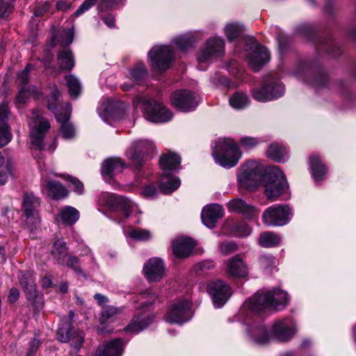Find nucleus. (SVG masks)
<instances>
[{
    "label": "nucleus",
    "instance_id": "nucleus-1",
    "mask_svg": "<svg viewBox=\"0 0 356 356\" xmlns=\"http://www.w3.org/2000/svg\"><path fill=\"white\" fill-rule=\"evenodd\" d=\"M289 301L286 291L275 289L273 291L256 293L249 300L250 309L258 313L268 308L280 310L284 308Z\"/></svg>",
    "mask_w": 356,
    "mask_h": 356
},
{
    "label": "nucleus",
    "instance_id": "nucleus-2",
    "mask_svg": "<svg viewBox=\"0 0 356 356\" xmlns=\"http://www.w3.org/2000/svg\"><path fill=\"white\" fill-rule=\"evenodd\" d=\"M212 156L216 163L225 168H231L241 159V152L232 138H219L213 147Z\"/></svg>",
    "mask_w": 356,
    "mask_h": 356
},
{
    "label": "nucleus",
    "instance_id": "nucleus-3",
    "mask_svg": "<svg viewBox=\"0 0 356 356\" xmlns=\"http://www.w3.org/2000/svg\"><path fill=\"white\" fill-rule=\"evenodd\" d=\"M263 182L264 193L271 201L277 200L289 188L283 172L277 166H271L266 170Z\"/></svg>",
    "mask_w": 356,
    "mask_h": 356
},
{
    "label": "nucleus",
    "instance_id": "nucleus-4",
    "mask_svg": "<svg viewBox=\"0 0 356 356\" xmlns=\"http://www.w3.org/2000/svg\"><path fill=\"white\" fill-rule=\"evenodd\" d=\"M134 103L136 106H140L144 113V117L147 120L155 123H163L172 118V112L161 102L154 99H147L144 97H137Z\"/></svg>",
    "mask_w": 356,
    "mask_h": 356
},
{
    "label": "nucleus",
    "instance_id": "nucleus-5",
    "mask_svg": "<svg viewBox=\"0 0 356 356\" xmlns=\"http://www.w3.org/2000/svg\"><path fill=\"white\" fill-rule=\"evenodd\" d=\"M60 96V92L57 88H55L50 95L48 97V108L54 113L57 121L60 124V131L65 138H71L75 134V129L71 122L69 121L71 115V106L69 104L66 107L60 111H56V102Z\"/></svg>",
    "mask_w": 356,
    "mask_h": 356
},
{
    "label": "nucleus",
    "instance_id": "nucleus-6",
    "mask_svg": "<svg viewBox=\"0 0 356 356\" xmlns=\"http://www.w3.org/2000/svg\"><path fill=\"white\" fill-rule=\"evenodd\" d=\"M264 168L256 161L246 162L240 168L237 179L238 185L244 188L252 191L257 188L261 178L264 177Z\"/></svg>",
    "mask_w": 356,
    "mask_h": 356
},
{
    "label": "nucleus",
    "instance_id": "nucleus-7",
    "mask_svg": "<svg viewBox=\"0 0 356 356\" xmlns=\"http://www.w3.org/2000/svg\"><path fill=\"white\" fill-rule=\"evenodd\" d=\"M245 49L247 51L248 64L255 72L259 71L270 59V54L268 49L259 44L253 38H249L246 40Z\"/></svg>",
    "mask_w": 356,
    "mask_h": 356
},
{
    "label": "nucleus",
    "instance_id": "nucleus-8",
    "mask_svg": "<svg viewBox=\"0 0 356 356\" xmlns=\"http://www.w3.org/2000/svg\"><path fill=\"white\" fill-rule=\"evenodd\" d=\"M29 127L31 129V141L33 147L37 150L43 149L44 148L43 143L44 132L50 128V124L47 120L42 118L40 110L35 109L32 111Z\"/></svg>",
    "mask_w": 356,
    "mask_h": 356
},
{
    "label": "nucleus",
    "instance_id": "nucleus-9",
    "mask_svg": "<svg viewBox=\"0 0 356 356\" xmlns=\"http://www.w3.org/2000/svg\"><path fill=\"white\" fill-rule=\"evenodd\" d=\"M18 279L26 299L35 308L42 307V296L36 290L35 277L32 271H20Z\"/></svg>",
    "mask_w": 356,
    "mask_h": 356
},
{
    "label": "nucleus",
    "instance_id": "nucleus-10",
    "mask_svg": "<svg viewBox=\"0 0 356 356\" xmlns=\"http://www.w3.org/2000/svg\"><path fill=\"white\" fill-rule=\"evenodd\" d=\"M291 210L286 205L275 204L267 208L262 215L263 222L270 227L283 226L289 221Z\"/></svg>",
    "mask_w": 356,
    "mask_h": 356
},
{
    "label": "nucleus",
    "instance_id": "nucleus-11",
    "mask_svg": "<svg viewBox=\"0 0 356 356\" xmlns=\"http://www.w3.org/2000/svg\"><path fill=\"white\" fill-rule=\"evenodd\" d=\"M284 92L282 83L277 79H272L261 88L253 90L252 97L258 102H266L282 97Z\"/></svg>",
    "mask_w": 356,
    "mask_h": 356
},
{
    "label": "nucleus",
    "instance_id": "nucleus-12",
    "mask_svg": "<svg viewBox=\"0 0 356 356\" xmlns=\"http://www.w3.org/2000/svg\"><path fill=\"white\" fill-rule=\"evenodd\" d=\"M148 57L154 68L165 71L169 68L174 54L169 46H155L149 51Z\"/></svg>",
    "mask_w": 356,
    "mask_h": 356
},
{
    "label": "nucleus",
    "instance_id": "nucleus-13",
    "mask_svg": "<svg viewBox=\"0 0 356 356\" xmlns=\"http://www.w3.org/2000/svg\"><path fill=\"white\" fill-rule=\"evenodd\" d=\"M224 40L220 37H211L207 40L204 48L201 49L197 56V62L199 65L209 62L213 58L222 56L224 54Z\"/></svg>",
    "mask_w": 356,
    "mask_h": 356
},
{
    "label": "nucleus",
    "instance_id": "nucleus-14",
    "mask_svg": "<svg viewBox=\"0 0 356 356\" xmlns=\"http://www.w3.org/2000/svg\"><path fill=\"white\" fill-rule=\"evenodd\" d=\"M170 101L172 104L179 110L189 112L197 107L200 97L193 92L181 90L172 94Z\"/></svg>",
    "mask_w": 356,
    "mask_h": 356
},
{
    "label": "nucleus",
    "instance_id": "nucleus-15",
    "mask_svg": "<svg viewBox=\"0 0 356 356\" xmlns=\"http://www.w3.org/2000/svg\"><path fill=\"white\" fill-rule=\"evenodd\" d=\"M207 292L217 308L222 307L232 296L230 286L220 280L209 283Z\"/></svg>",
    "mask_w": 356,
    "mask_h": 356
},
{
    "label": "nucleus",
    "instance_id": "nucleus-16",
    "mask_svg": "<svg viewBox=\"0 0 356 356\" xmlns=\"http://www.w3.org/2000/svg\"><path fill=\"white\" fill-rule=\"evenodd\" d=\"M192 317L191 302L181 300L172 305L165 316V321L170 323H184Z\"/></svg>",
    "mask_w": 356,
    "mask_h": 356
},
{
    "label": "nucleus",
    "instance_id": "nucleus-17",
    "mask_svg": "<svg viewBox=\"0 0 356 356\" xmlns=\"http://www.w3.org/2000/svg\"><path fill=\"white\" fill-rule=\"evenodd\" d=\"M296 332V325L291 317L276 321L272 328V335L281 341L290 340Z\"/></svg>",
    "mask_w": 356,
    "mask_h": 356
},
{
    "label": "nucleus",
    "instance_id": "nucleus-18",
    "mask_svg": "<svg viewBox=\"0 0 356 356\" xmlns=\"http://www.w3.org/2000/svg\"><path fill=\"white\" fill-rule=\"evenodd\" d=\"M40 200L33 194H25L23 199V210L26 217V223L31 231L36 228L40 222L38 216H35V211L40 207Z\"/></svg>",
    "mask_w": 356,
    "mask_h": 356
},
{
    "label": "nucleus",
    "instance_id": "nucleus-19",
    "mask_svg": "<svg viewBox=\"0 0 356 356\" xmlns=\"http://www.w3.org/2000/svg\"><path fill=\"white\" fill-rule=\"evenodd\" d=\"M59 341L63 343L71 341V344L76 349H79L84 340V334L82 331H74L70 323L59 326L57 331Z\"/></svg>",
    "mask_w": 356,
    "mask_h": 356
},
{
    "label": "nucleus",
    "instance_id": "nucleus-20",
    "mask_svg": "<svg viewBox=\"0 0 356 356\" xmlns=\"http://www.w3.org/2000/svg\"><path fill=\"white\" fill-rule=\"evenodd\" d=\"M152 143L147 140H138L133 143L127 152V157L132 161L133 163L140 167L144 163L143 154L152 149Z\"/></svg>",
    "mask_w": 356,
    "mask_h": 356
},
{
    "label": "nucleus",
    "instance_id": "nucleus-21",
    "mask_svg": "<svg viewBox=\"0 0 356 356\" xmlns=\"http://www.w3.org/2000/svg\"><path fill=\"white\" fill-rule=\"evenodd\" d=\"M143 271L145 277L149 282H158L165 275L163 262L159 258H151L145 264Z\"/></svg>",
    "mask_w": 356,
    "mask_h": 356
},
{
    "label": "nucleus",
    "instance_id": "nucleus-22",
    "mask_svg": "<svg viewBox=\"0 0 356 356\" xmlns=\"http://www.w3.org/2000/svg\"><path fill=\"white\" fill-rule=\"evenodd\" d=\"M227 207L230 212H236L241 214L246 218H252L259 214V211L252 204L246 203L241 198L230 200Z\"/></svg>",
    "mask_w": 356,
    "mask_h": 356
},
{
    "label": "nucleus",
    "instance_id": "nucleus-23",
    "mask_svg": "<svg viewBox=\"0 0 356 356\" xmlns=\"http://www.w3.org/2000/svg\"><path fill=\"white\" fill-rule=\"evenodd\" d=\"M223 216V209L218 204H212L204 207L202 211V221L209 228L216 226L218 220Z\"/></svg>",
    "mask_w": 356,
    "mask_h": 356
},
{
    "label": "nucleus",
    "instance_id": "nucleus-24",
    "mask_svg": "<svg viewBox=\"0 0 356 356\" xmlns=\"http://www.w3.org/2000/svg\"><path fill=\"white\" fill-rule=\"evenodd\" d=\"M225 273L234 277H244L248 269L239 255H235L226 261Z\"/></svg>",
    "mask_w": 356,
    "mask_h": 356
},
{
    "label": "nucleus",
    "instance_id": "nucleus-25",
    "mask_svg": "<svg viewBox=\"0 0 356 356\" xmlns=\"http://www.w3.org/2000/svg\"><path fill=\"white\" fill-rule=\"evenodd\" d=\"M154 318V316L150 314L135 315L125 327V331L130 334H138L152 324Z\"/></svg>",
    "mask_w": 356,
    "mask_h": 356
},
{
    "label": "nucleus",
    "instance_id": "nucleus-26",
    "mask_svg": "<svg viewBox=\"0 0 356 356\" xmlns=\"http://www.w3.org/2000/svg\"><path fill=\"white\" fill-rule=\"evenodd\" d=\"M127 341L118 338L107 342L104 347H99L95 356H121L124 352V346Z\"/></svg>",
    "mask_w": 356,
    "mask_h": 356
},
{
    "label": "nucleus",
    "instance_id": "nucleus-27",
    "mask_svg": "<svg viewBox=\"0 0 356 356\" xmlns=\"http://www.w3.org/2000/svg\"><path fill=\"white\" fill-rule=\"evenodd\" d=\"M195 246V241L191 238L181 237L172 243L174 254L178 258L188 257Z\"/></svg>",
    "mask_w": 356,
    "mask_h": 356
},
{
    "label": "nucleus",
    "instance_id": "nucleus-28",
    "mask_svg": "<svg viewBox=\"0 0 356 356\" xmlns=\"http://www.w3.org/2000/svg\"><path fill=\"white\" fill-rule=\"evenodd\" d=\"M8 115V105L3 102L0 105V147L7 145L12 138L10 128L6 122Z\"/></svg>",
    "mask_w": 356,
    "mask_h": 356
},
{
    "label": "nucleus",
    "instance_id": "nucleus-29",
    "mask_svg": "<svg viewBox=\"0 0 356 356\" xmlns=\"http://www.w3.org/2000/svg\"><path fill=\"white\" fill-rule=\"evenodd\" d=\"M181 163V157L173 152L163 154L159 159L160 168L163 170L161 177H168V173L178 168Z\"/></svg>",
    "mask_w": 356,
    "mask_h": 356
},
{
    "label": "nucleus",
    "instance_id": "nucleus-30",
    "mask_svg": "<svg viewBox=\"0 0 356 356\" xmlns=\"http://www.w3.org/2000/svg\"><path fill=\"white\" fill-rule=\"evenodd\" d=\"M108 202L113 209L122 211L125 218L130 216L131 213L136 207L134 202L128 198L115 195L110 196Z\"/></svg>",
    "mask_w": 356,
    "mask_h": 356
},
{
    "label": "nucleus",
    "instance_id": "nucleus-31",
    "mask_svg": "<svg viewBox=\"0 0 356 356\" xmlns=\"http://www.w3.org/2000/svg\"><path fill=\"white\" fill-rule=\"evenodd\" d=\"M124 164L119 158H109L102 165V174L104 177L111 178L122 172Z\"/></svg>",
    "mask_w": 356,
    "mask_h": 356
},
{
    "label": "nucleus",
    "instance_id": "nucleus-32",
    "mask_svg": "<svg viewBox=\"0 0 356 356\" xmlns=\"http://www.w3.org/2000/svg\"><path fill=\"white\" fill-rule=\"evenodd\" d=\"M43 187L47 190L48 195L54 200L63 199L67 195V190L59 181L49 180Z\"/></svg>",
    "mask_w": 356,
    "mask_h": 356
},
{
    "label": "nucleus",
    "instance_id": "nucleus-33",
    "mask_svg": "<svg viewBox=\"0 0 356 356\" xmlns=\"http://www.w3.org/2000/svg\"><path fill=\"white\" fill-rule=\"evenodd\" d=\"M311 173L316 181H320L324 178L327 173V168L323 164L317 155H312L309 158Z\"/></svg>",
    "mask_w": 356,
    "mask_h": 356
},
{
    "label": "nucleus",
    "instance_id": "nucleus-34",
    "mask_svg": "<svg viewBox=\"0 0 356 356\" xmlns=\"http://www.w3.org/2000/svg\"><path fill=\"white\" fill-rule=\"evenodd\" d=\"M59 67L63 70H71L74 66V59L72 53L69 49H63L57 55Z\"/></svg>",
    "mask_w": 356,
    "mask_h": 356
},
{
    "label": "nucleus",
    "instance_id": "nucleus-35",
    "mask_svg": "<svg viewBox=\"0 0 356 356\" xmlns=\"http://www.w3.org/2000/svg\"><path fill=\"white\" fill-rule=\"evenodd\" d=\"M197 42V40L193 33L179 35L173 39V42L183 52H186Z\"/></svg>",
    "mask_w": 356,
    "mask_h": 356
},
{
    "label": "nucleus",
    "instance_id": "nucleus-36",
    "mask_svg": "<svg viewBox=\"0 0 356 356\" xmlns=\"http://www.w3.org/2000/svg\"><path fill=\"white\" fill-rule=\"evenodd\" d=\"M268 157L277 162H284L287 159V151L286 148L277 143L272 144L267 150Z\"/></svg>",
    "mask_w": 356,
    "mask_h": 356
},
{
    "label": "nucleus",
    "instance_id": "nucleus-37",
    "mask_svg": "<svg viewBox=\"0 0 356 356\" xmlns=\"http://www.w3.org/2000/svg\"><path fill=\"white\" fill-rule=\"evenodd\" d=\"M51 253L58 264H63L68 254V248L66 246L65 242L62 240H57L53 244Z\"/></svg>",
    "mask_w": 356,
    "mask_h": 356
},
{
    "label": "nucleus",
    "instance_id": "nucleus-38",
    "mask_svg": "<svg viewBox=\"0 0 356 356\" xmlns=\"http://www.w3.org/2000/svg\"><path fill=\"white\" fill-rule=\"evenodd\" d=\"M13 163L11 159L5 158L0 152V186L4 185L8 177L12 175Z\"/></svg>",
    "mask_w": 356,
    "mask_h": 356
},
{
    "label": "nucleus",
    "instance_id": "nucleus-39",
    "mask_svg": "<svg viewBox=\"0 0 356 356\" xmlns=\"http://www.w3.org/2000/svg\"><path fill=\"white\" fill-rule=\"evenodd\" d=\"M60 217L63 223L66 225H73L79 218V212L72 207H65L60 212Z\"/></svg>",
    "mask_w": 356,
    "mask_h": 356
},
{
    "label": "nucleus",
    "instance_id": "nucleus-40",
    "mask_svg": "<svg viewBox=\"0 0 356 356\" xmlns=\"http://www.w3.org/2000/svg\"><path fill=\"white\" fill-rule=\"evenodd\" d=\"M252 340L257 344L263 345L270 340V335L264 325H259L250 330Z\"/></svg>",
    "mask_w": 356,
    "mask_h": 356
},
{
    "label": "nucleus",
    "instance_id": "nucleus-41",
    "mask_svg": "<svg viewBox=\"0 0 356 356\" xmlns=\"http://www.w3.org/2000/svg\"><path fill=\"white\" fill-rule=\"evenodd\" d=\"M281 241V238L270 232H265L260 234L259 243L264 248H272L277 245Z\"/></svg>",
    "mask_w": 356,
    "mask_h": 356
},
{
    "label": "nucleus",
    "instance_id": "nucleus-42",
    "mask_svg": "<svg viewBox=\"0 0 356 356\" xmlns=\"http://www.w3.org/2000/svg\"><path fill=\"white\" fill-rule=\"evenodd\" d=\"M229 102L230 106L235 109H243L250 103L248 96L245 93L239 92H235Z\"/></svg>",
    "mask_w": 356,
    "mask_h": 356
},
{
    "label": "nucleus",
    "instance_id": "nucleus-43",
    "mask_svg": "<svg viewBox=\"0 0 356 356\" xmlns=\"http://www.w3.org/2000/svg\"><path fill=\"white\" fill-rule=\"evenodd\" d=\"M243 31V26L238 23H228L225 27V33L230 41L240 37Z\"/></svg>",
    "mask_w": 356,
    "mask_h": 356
},
{
    "label": "nucleus",
    "instance_id": "nucleus-44",
    "mask_svg": "<svg viewBox=\"0 0 356 356\" xmlns=\"http://www.w3.org/2000/svg\"><path fill=\"white\" fill-rule=\"evenodd\" d=\"M65 79L70 96L74 98L77 97L81 91V83L79 79L74 75L67 76Z\"/></svg>",
    "mask_w": 356,
    "mask_h": 356
},
{
    "label": "nucleus",
    "instance_id": "nucleus-45",
    "mask_svg": "<svg viewBox=\"0 0 356 356\" xmlns=\"http://www.w3.org/2000/svg\"><path fill=\"white\" fill-rule=\"evenodd\" d=\"M180 186V180L178 177H169L166 181L163 180L160 185V190L165 194H169L177 190Z\"/></svg>",
    "mask_w": 356,
    "mask_h": 356
},
{
    "label": "nucleus",
    "instance_id": "nucleus-46",
    "mask_svg": "<svg viewBox=\"0 0 356 356\" xmlns=\"http://www.w3.org/2000/svg\"><path fill=\"white\" fill-rule=\"evenodd\" d=\"M130 74L134 80L140 83L147 76V72L143 63H137L131 70Z\"/></svg>",
    "mask_w": 356,
    "mask_h": 356
},
{
    "label": "nucleus",
    "instance_id": "nucleus-47",
    "mask_svg": "<svg viewBox=\"0 0 356 356\" xmlns=\"http://www.w3.org/2000/svg\"><path fill=\"white\" fill-rule=\"evenodd\" d=\"M321 44V49L323 51H325L328 54L331 55L333 57L337 56L339 52V47L338 44L330 40H324L323 41L320 42Z\"/></svg>",
    "mask_w": 356,
    "mask_h": 356
},
{
    "label": "nucleus",
    "instance_id": "nucleus-48",
    "mask_svg": "<svg viewBox=\"0 0 356 356\" xmlns=\"http://www.w3.org/2000/svg\"><path fill=\"white\" fill-rule=\"evenodd\" d=\"M31 95L38 97L35 86H31V88H26V86H19V90L17 96V100L19 103L24 104L27 101Z\"/></svg>",
    "mask_w": 356,
    "mask_h": 356
},
{
    "label": "nucleus",
    "instance_id": "nucleus-49",
    "mask_svg": "<svg viewBox=\"0 0 356 356\" xmlns=\"http://www.w3.org/2000/svg\"><path fill=\"white\" fill-rule=\"evenodd\" d=\"M129 236L138 241H147L150 238L151 233L145 229H133L128 232Z\"/></svg>",
    "mask_w": 356,
    "mask_h": 356
},
{
    "label": "nucleus",
    "instance_id": "nucleus-50",
    "mask_svg": "<svg viewBox=\"0 0 356 356\" xmlns=\"http://www.w3.org/2000/svg\"><path fill=\"white\" fill-rule=\"evenodd\" d=\"M80 261L78 257L75 256L70 255L67 260V266L73 269L74 272L79 276H82L86 278V274L85 272L80 268Z\"/></svg>",
    "mask_w": 356,
    "mask_h": 356
},
{
    "label": "nucleus",
    "instance_id": "nucleus-51",
    "mask_svg": "<svg viewBox=\"0 0 356 356\" xmlns=\"http://www.w3.org/2000/svg\"><path fill=\"white\" fill-rule=\"evenodd\" d=\"M327 76L325 72L320 71L314 75L312 79L309 81V83L315 88H321L326 85Z\"/></svg>",
    "mask_w": 356,
    "mask_h": 356
},
{
    "label": "nucleus",
    "instance_id": "nucleus-52",
    "mask_svg": "<svg viewBox=\"0 0 356 356\" xmlns=\"http://www.w3.org/2000/svg\"><path fill=\"white\" fill-rule=\"evenodd\" d=\"M119 309L117 307L109 306L102 310L101 323H104L107 321L113 320L118 314Z\"/></svg>",
    "mask_w": 356,
    "mask_h": 356
},
{
    "label": "nucleus",
    "instance_id": "nucleus-53",
    "mask_svg": "<svg viewBox=\"0 0 356 356\" xmlns=\"http://www.w3.org/2000/svg\"><path fill=\"white\" fill-rule=\"evenodd\" d=\"M32 64H28L26 67L17 75L19 86H26L29 79V72L33 69Z\"/></svg>",
    "mask_w": 356,
    "mask_h": 356
},
{
    "label": "nucleus",
    "instance_id": "nucleus-54",
    "mask_svg": "<svg viewBox=\"0 0 356 356\" xmlns=\"http://www.w3.org/2000/svg\"><path fill=\"white\" fill-rule=\"evenodd\" d=\"M215 266L213 260H204L195 265L194 269L197 273H207Z\"/></svg>",
    "mask_w": 356,
    "mask_h": 356
},
{
    "label": "nucleus",
    "instance_id": "nucleus-55",
    "mask_svg": "<svg viewBox=\"0 0 356 356\" xmlns=\"http://www.w3.org/2000/svg\"><path fill=\"white\" fill-rule=\"evenodd\" d=\"M219 248L220 252L224 255H227L232 254L236 251L237 245L235 243L232 241H227L224 243H221L219 245Z\"/></svg>",
    "mask_w": 356,
    "mask_h": 356
},
{
    "label": "nucleus",
    "instance_id": "nucleus-56",
    "mask_svg": "<svg viewBox=\"0 0 356 356\" xmlns=\"http://www.w3.org/2000/svg\"><path fill=\"white\" fill-rule=\"evenodd\" d=\"M61 177L68 180L74 186V191L81 195L83 192V184L76 177L70 175H60Z\"/></svg>",
    "mask_w": 356,
    "mask_h": 356
},
{
    "label": "nucleus",
    "instance_id": "nucleus-57",
    "mask_svg": "<svg viewBox=\"0 0 356 356\" xmlns=\"http://www.w3.org/2000/svg\"><path fill=\"white\" fill-rule=\"evenodd\" d=\"M251 228L245 222H240L235 226L234 233L238 236H247L251 233Z\"/></svg>",
    "mask_w": 356,
    "mask_h": 356
},
{
    "label": "nucleus",
    "instance_id": "nucleus-58",
    "mask_svg": "<svg viewBox=\"0 0 356 356\" xmlns=\"http://www.w3.org/2000/svg\"><path fill=\"white\" fill-rule=\"evenodd\" d=\"M239 142L243 148L251 149L259 144V140L257 138L245 136L241 138Z\"/></svg>",
    "mask_w": 356,
    "mask_h": 356
},
{
    "label": "nucleus",
    "instance_id": "nucleus-59",
    "mask_svg": "<svg viewBox=\"0 0 356 356\" xmlns=\"http://www.w3.org/2000/svg\"><path fill=\"white\" fill-rule=\"evenodd\" d=\"M97 1V0H85L79 8L74 12V16L79 17L86 12L95 4Z\"/></svg>",
    "mask_w": 356,
    "mask_h": 356
},
{
    "label": "nucleus",
    "instance_id": "nucleus-60",
    "mask_svg": "<svg viewBox=\"0 0 356 356\" xmlns=\"http://www.w3.org/2000/svg\"><path fill=\"white\" fill-rule=\"evenodd\" d=\"M51 2L49 1L38 4L35 8L34 15L35 17L43 16L49 10Z\"/></svg>",
    "mask_w": 356,
    "mask_h": 356
},
{
    "label": "nucleus",
    "instance_id": "nucleus-61",
    "mask_svg": "<svg viewBox=\"0 0 356 356\" xmlns=\"http://www.w3.org/2000/svg\"><path fill=\"white\" fill-rule=\"evenodd\" d=\"M74 32L72 30L64 31L62 34L60 43L63 47L67 46L73 42Z\"/></svg>",
    "mask_w": 356,
    "mask_h": 356
},
{
    "label": "nucleus",
    "instance_id": "nucleus-62",
    "mask_svg": "<svg viewBox=\"0 0 356 356\" xmlns=\"http://www.w3.org/2000/svg\"><path fill=\"white\" fill-rule=\"evenodd\" d=\"M99 115L106 122H109L111 115V108L106 105H102L98 109Z\"/></svg>",
    "mask_w": 356,
    "mask_h": 356
},
{
    "label": "nucleus",
    "instance_id": "nucleus-63",
    "mask_svg": "<svg viewBox=\"0 0 356 356\" xmlns=\"http://www.w3.org/2000/svg\"><path fill=\"white\" fill-rule=\"evenodd\" d=\"M11 10L10 4L6 0H0V17L8 15Z\"/></svg>",
    "mask_w": 356,
    "mask_h": 356
},
{
    "label": "nucleus",
    "instance_id": "nucleus-64",
    "mask_svg": "<svg viewBox=\"0 0 356 356\" xmlns=\"http://www.w3.org/2000/svg\"><path fill=\"white\" fill-rule=\"evenodd\" d=\"M117 2V0H102L100 4L98 6V10L101 12L106 9L113 8Z\"/></svg>",
    "mask_w": 356,
    "mask_h": 356
}]
</instances>
